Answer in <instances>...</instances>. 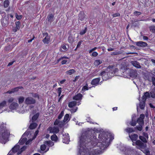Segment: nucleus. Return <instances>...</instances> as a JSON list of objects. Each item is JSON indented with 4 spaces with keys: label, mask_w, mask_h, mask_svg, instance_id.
I'll return each mask as SVG.
<instances>
[{
    "label": "nucleus",
    "mask_w": 155,
    "mask_h": 155,
    "mask_svg": "<svg viewBox=\"0 0 155 155\" xmlns=\"http://www.w3.org/2000/svg\"><path fill=\"white\" fill-rule=\"evenodd\" d=\"M102 63V60H96L95 61L94 63V65L95 66H97Z\"/></svg>",
    "instance_id": "obj_27"
},
{
    "label": "nucleus",
    "mask_w": 155,
    "mask_h": 155,
    "mask_svg": "<svg viewBox=\"0 0 155 155\" xmlns=\"http://www.w3.org/2000/svg\"><path fill=\"white\" fill-rule=\"evenodd\" d=\"M136 44L137 46L139 47H146L147 46L146 43L142 41L137 42Z\"/></svg>",
    "instance_id": "obj_17"
},
{
    "label": "nucleus",
    "mask_w": 155,
    "mask_h": 155,
    "mask_svg": "<svg viewBox=\"0 0 155 155\" xmlns=\"http://www.w3.org/2000/svg\"><path fill=\"white\" fill-rule=\"evenodd\" d=\"M74 41V38L72 36L70 35L68 37V42L71 44L73 43Z\"/></svg>",
    "instance_id": "obj_35"
},
{
    "label": "nucleus",
    "mask_w": 155,
    "mask_h": 155,
    "mask_svg": "<svg viewBox=\"0 0 155 155\" xmlns=\"http://www.w3.org/2000/svg\"><path fill=\"white\" fill-rule=\"evenodd\" d=\"M139 138L144 143L147 142V139L146 138L143 136H139Z\"/></svg>",
    "instance_id": "obj_37"
},
{
    "label": "nucleus",
    "mask_w": 155,
    "mask_h": 155,
    "mask_svg": "<svg viewBox=\"0 0 155 155\" xmlns=\"http://www.w3.org/2000/svg\"><path fill=\"white\" fill-rule=\"evenodd\" d=\"M29 133L28 131H26L23 135L22 138L21 139L18 143L19 145H22L27 140V138L25 137H28Z\"/></svg>",
    "instance_id": "obj_7"
},
{
    "label": "nucleus",
    "mask_w": 155,
    "mask_h": 155,
    "mask_svg": "<svg viewBox=\"0 0 155 155\" xmlns=\"http://www.w3.org/2000/svg\"><path fill=\"white\" fill-rule=\"evenodd\" d=\"M7 105V101L4 100L0 102V113L3 111V108Z\"/></svg>",
    "instance_id": "obj_16"
},
{
    "label": "nucleus",
    "mask_w": 155,
    "mask_h": 155,
    "mask_svg": "<svg viewBox=\"0 0 155 155\" xmlns=\"http://www.w3.org/2000/svg\"><path fill=\"white\" fill-rule=\"evenodd\" d=\"M77 102L75 101H73L69 103L68 107H72L76 105L77 104Z\"/></svg>",
    "instance_id": "obj_26"
},
{
    "label": "nucleus",
    "mask_w": 155,
    "mask_h": 155,
    "mask_svg": "<svg viewBox=\"0 0 155 155\" xmlns=\"http://www.w3.org/2000/svg\"><path fill=\"white\" fill-rule=\"evenodd\" d=\"M98 54L96 51L93 52L92 54V56L94 57H96L98 55Z\"/></svg>",
    "instance_id": "obj_52"
},
{
    "label": "nucleus",
    "mask_w": 155,
    "mask_h": 155,
    "mask_svg": "<svg viewBox=\"0 0 155 155\" xmlns=\"http://www.w3.org/2000/svg\"><path fill=\"white\" fill-rule=\"evenodd\" d=\"M145 116L143 114H141L140 117L138 119L137 122L139 124L143 125L144 124L143 119Z\"/></svg>",
    "instance_id": "obj_15"
},
{
    "label": "nucleus",
    "mask_w": 155,
    "mask_h": 155,
    "mask_svg": "<svg viewBox=\"0 0 155 155\" xmlns=\"http://www.w3.org/2000/svg\"><path fill=\"white\" fill-rule=\"evenodd\" d=\"M70 119L69 114H66L64 116L63 122L60 121L59 120L56 119L54 124L55 125H58L59 127H62L64 125L65 123H67L69 121Z\"/></svg>",
    "instance_id": "obj_6"
},
{
    "label": "nucleus",
    "mask_w": 155,
    "mask_h": 155,
    "mask_svg": "<svg viewBox=\"0 0 155 155\" xmlns=\"http://www.w3.org/2000/svg\"><path fill=\"white\" fill-rule=\"evenodd\" d=\"M82 41H79L78 42V45H77V48H79L80 47V46H81V45L82 43Z\"/></svg>",
    "instance_id": "obj_57"
},
{
    "label": "nucleus",
    "mask_w": 155,
    "mask_h": 155,
    "mask_svg": "<svg viewBox=\"0 0 155 155\" xmlns=\"http://www.w3.org/2000/svg\"><path fill=\"white\" fill-rule=\"evenodd\" d=\"M113 16L114 17H119L120 16V14L119 13H116L113 14Z\"/></svg>",
    "instance_id": "obj_53"
},
{
    "label": "nucleus",
    "mask_w": 155,
    "mask_h": 155,
    "mask_svg": "<svg viewBox=\"0 0 155 155\" xmlns=\"http://www.w3.org/2000/svg\"><path fill=\"white\" fill-rule=\"evenodd\" d=\"M150 29L152 32L155 33V26H152L150 27Z\"/></svg>",
    "instance_id": "obj_41"
},
{
    "label": "nucleus",
    "mask_w": 155,
    "mask_h": 155,
    "mask_svg": "<svg viewBox=\"0 0 155 155\" xmlns=\"http://www.w3.org/2000/svg\"><path fill=\"white\" fill-rule=\"evenodd\" d=\"M39 115V113H37L34 115L32 118V122H34L38 118Z\"/></svg>",
    "instance_id": "obj_28"
},
{
    "label": "nucleus",
    "mask_w": 155,
    "mask_h": 155,
    "mask_svg": "<svg viewBox=\"0 0 155 155\" xmlns=\"http://www.w3.org/2000/svg\"><path fill=\"white\" fill-rule=\"evenodd\" d=\"M9 132L5 127V124L0 122V142L5 143L7 140Z\"/></svg>",
    "instance_id": "obj_3"
},
{
    "label": "nucleus",
    "mask_w": 155,
    "mask_h": 155,
    "mask_svg": "<svg viewBox=\"0 0 155 155\" xmlns=\"http://www.w3.org/2000/svg\"><path fill=\"white\" fill-rule=\"evenodd\" d=\"M97 49L96 47H95L89 51V53H91L93 51Z\"/></svg>",
    "instance_id": "obj_55"
},
{
    "label": "nucleus",
    "mask_w": 155,
    "mask_h": 155,
    "mask_svg": "<svg viewBox=\"0 0 155 155\" xmlns=\"http://www.w3.org/2000/svg\"><path fill=\"white\" fill-rule=\"evenodd\" d=\"M125 130L129 133L135 131L132 128H127L125 129Z\"/></svg>",
    "instance_id": "obj_33"
},
{
    "label": "nucleus",
    "mask_w": 155,
    "mask_h": 155,
    "mask_svg": "<svg viewBox=\"0 0 155 155\" xmlns=\"http://www.w3.org/2000/svg\"><path fill=\"white\" fill-rule=\"evenodd\" d=\"M62 141L63 143H68L69 141V137L68 134L65 133V134H63Z\"/></svg>",
    "instance_id": "obj_12"
},
{
    "label": "nucleus",
    "mask_w": 155,
    "mask_h": 155,
    "mask_svg": "<svg viewBox=\"0 0 155 155\" xmlns=\"http://www.w3.org/2000/svg\"><path fill=\"white\" fill-rule=\"evenodd\" d=\"M36 102L35 99L31 97H27L25 100V103L26 104H33Z\"/></svg>",
    "instance_id": "obj_9"
},
{
    "label": "nucleus",
    "mask_w": 155,
    "mask_h": 155,
    "mask_svg": "<svg viewBox=\"0 0 155 155\" xmlns=\"http://www.w3.org/2000/svg\"><path fill=\"white\" fill-rule=\"evenodd\" d=\"M143 134L144 137H145L147 139H148V135L147 133H145V132H143Z\"/></svg>",
    "instance_id": "obj_51"
},
{
    "label": "nucleus",
    "mask_w": 155,
    "mask_h": 155,
    "mask_svg": "<svg viewBox=\"0 0 155 155\" xmlns=\"http://www.w3.org/2000/svg\"><path fill=\"white\" fill-rule=\"evenodd\" d=\"M150 95L151 97L153 98L155 97V94H153V93H150Z\"/></svg>",
    "instance_id": "obj_59"
},
{
    "label": "nucleus",
    "mask_w": 155,
    "mask_h": 155,
    "mask_svg": "<svg viewBox=\"0 0 155 155\" xmlns=\"http://www.w3.org/2000/svg\"><path fill=\"white\" fill-rule=\"evenodd\" d=\"M10 2L9 0H5L3 2V4L5 8L8 7L9 4Z\"/></svg>",
    "instance_id": "obj_29"
},
{
    "label": "nucleus",
    "mask_w": 155,
    "mask_h": 155,
    "mask_svg": "<svg viewBox=\"0 0 155 155\" xmlns=\"http://www.w3.org/2000/svg\"><path fill=\"white\" fill-rule=\"evenodd\" d=\"M23 87H15L14 89H12L10 91H8L6 93H8L9 94H11L12 93H14L15 92L18 91L19 89L22 88Z\"/></svg>",
    "instance_id": "obj_18"
},
{
    "label": "nucleus",
    "mask_w": 155,
    "mask_h": 155,
    "mask_svg": "<svg viewBox=\"0 0 155 155\" xmlns=\"http://www.w3.org/2000/svg\"><path fill=\"white\" fill-rule=\"evenodd\" d=\"M32 96L35 98H37L38 99H39V96L36 94H33Z\"/></svg>",
    "instance_id": "obj_56"
},
{
    "label": "nucleus",
    "mask_w": 155,
    "mask_h": 155,
    "mask_svg": "<svg viewBox=\"0 0 155 155\" xmlns=\"http://www.w3.org/2000/svg\"><path fill=\"white\" fill-rule=\"evenodd\" d=\"M75 72V71L73 69H71L67 71L66 72V73L68 75H71Z\"/></svg>",
    "instance_id": "obj_25"
},
{
    "label": "nucleus",
    "mask_w": 155,
    "mask_h": 155,
    "mask_svg": "<svg viewBox=\"0 0 155 155\" xmlns=\"http://www.w3.org/2000/svg\"><path fill=\"white\" fill-rule=\"evenodd\" d=\"M38 132L39 131L38 130H37L36 131L34 136H33V135H31V134H30V133L28 132L29 135L28 137L30 139L26 142V144L28 145L33 140L35 139L38 134Z\"/></svg>",
    "instance_id": "obj_8"
},
{
    "label": "nucleus",
    "mask_w": 155,
    "mask_h": 155,
    "mask_svg": "<svg viewBox=\"0 0 155 155\" xmlns=\"http://www.w3.org/2000/svg\"><path fill=\"white\" fill-rule=\"evenodd\" d=\"M64 114V112L63 111H62L58 117V120L61 119L62 117Z\"/></svg>",
    "instance_id": "obj_45"
},
{
    "label": "nucleus",
    "mask_w": 155,
    "mask_h": 155,
    "mask_svg": "<svg viewBox=\"0 0 155 155\" xmlns=\"http://www.w3.org/2000/svg\"><path fill=\"white\" fill-rule=\"evenodd\" d=\"M118 70L112 66L108 67L105 71H102L100 75L102 77L103 80H106L113 76L115 73L117 72Z\"/></svg>",
    "instance_id": "obj_2"
},
{
    "label": "nucleus",
    "mask_w": 155,
    "mask_h": 155,
    "mask_svg": "<svg viewBox=\"0 0 155 155\" xmlns=\"http://www.w3.org/2000/svg\"><path fill=\"white\" fill-rule=\"evenodd\" d=\"M47 145L46 144H42L41 146V152H40L41 153H42L44 152L43 151L45 150V149L46 148V146Z\"/></svg>",
    "instance_id": "obj_38"
},
{
    "label": "nucleus",
    "mask_w": 155,
    "mask_h": 155,
    "mask_svg": "<svg viewBox=\"0 0 155 155\" xmlns=\"http://www.w3.org/2000/svg\"><path fill=\"white\" fill-rule=\"evenodd\" d=\"M131 63L132 65L137 68H141V66L140 64L137 61H132Z\"/></svg>",
    "instance_id": "obj_20"
},
{
    "label": "nucleus",
    "mask_w": 155,
    "mask_h": 155,
    "mask_svg": "<svg viewBox=\"0 0 155 155\" xmlns=\"http://www.w3.org/2000/svg\"><path fill=\"white\" fill-rule=\"evenodd\" d=\"M43 34L45 36V37L43 40V42L45 44H48L50 41V36L48 35L47 33H45Z\"/></svg>",
    "instance_id": "obj_13"
},
{
    "label": "nucleus",
    "mask_w": 155,
    "mask_h": 155,
    "mask_svg": "<svg viewBox=\"0 0 155 155\" xmlns=\"http://www.w3.org/2000/svg\"><path fill=\"white\" fill-rule=\"evenodd\" d=\"M15 25L16 27L19 28L20 26V22L19 21H17L15 22Z\"/></svg>",
    "instance_id": "obj_46"
},
{
    "label": "nucleus",
    "mask_w": 155,
    "mask_h": 155,
    "mask_svg": "<svg viewBox=\"0 0 155 155\" xmlns=\"http://www.w3.org/2000/svg\"><path fill=\"white\" fill-rule=\"evenodd\" d=\"M127 64L125 62H123L121 65L120 66V71L124 73L126 72L127 73V71L129 70V69L127 68Z\"/></svg>",
    "instance_id": "obj_10"
},
{
    "label": "nucleus",
    "mask_w": 155,
    "mask_h": 155,
    "mask_svg": "<svg viewBox=\"0 0 155 155\" xmlns=\"http://www.w3.org/2000/svg\"><path fill=\"white\" fill-rule=\"evenodd\" d=\"M51 139L53 141H57L58 140V138L56 135L54 134L51 136Z\"/></svg>",
    "instance_id": "obj_34"
},
{
    "label": "nucleus",
    "mask_w": 155,
    "mask_h": 155,
    "mask_svg": "<svg viewBox=\"0 0 155 155\" xmlns=\"http://www.w3.org/2000/svg\"><path fill=\"white\" fill-rule=\"evenodd\" d=\"M150 96V95L149 93L148 92H146L144 95L142 97V101H141L140 99H139V101H140V104L138 105H137V110H138L139 108H140L141 109H143L145 107V103L146 100V99L147 97H148Z\"/></svg>",
    "instance_id": "obj_5"
},
{
    "label": "nucleus",
    "mask_w": 155,
    "mask_h": 155,
    "mask_svg": "<svg viewBox=\"0 0 155 155\" xmlns=\"http://www.w3.org/2000/svg\"><path fill=\"white\" fill-rule=\"evenodd\" d=\"M78 109L77 107H76L74 108L71 109L70 110L71 113L75 112H76Z\"/></svg>",
    "instance_id": "obj_54"
},
{
    "label": "nucleus",
    "mask_w": 155,
    "mask_h": 155,
    "mask_svg": "<svg viewBox=\"0 0 155 155\" xmlns=\"http://www.w3.org/2000/svg\"><path fill=\"white\" fill-rule=\"evenodd\" d=\"M37 126V124L35 123H33L31 124L29 128L31 129H35Z\"/></svg>",
    "instance_id": "obj_30"
},
{
    "label": "nucleus",
    "mask_w": 155,
    "mask_h": 155,
    "mask_svg": "<svg viewBox=\"0 0 155 155\" xmlns=\"http://www.w3.org/2000/svg\"><path fill=\"white\" fill-rule=\"evenodd\" d=\"M86 120H87V121L88 122H89L91 124V123L93 124H97V123H94L92 121V120L91 119V118H90V117H87L86 119Z\"/></svg>",
    "instance_id": "obj_42"
},
{
    "label": "nucleus",
    "mask_w": 155,
    "mask_h": 155,
    "mask_svg": "<svg viewBox=\"0 0 155 155\" xmlns=\"http://www.w3.org/2000/svg\"><path fill=\"white\" fill-rule=\"evenodd\" d=\"M18 100L19 104H21L24 102V98L23 97L21 96L18 98Z\"/></svg>",
    "instance_id": "obj_36"
},
{
    "label": "nucleus",
    "mask_w": 155,
    "mask_h": 155,
    "mask_svg": "<svg viewBox=\"0 0 155 155\" xmlns=\"http://www.w3.org/2000/svg\"><path fill=\"white\" fill-rule=\"evenodd\" d=\"M119 54L120 53L119 52H114L112 53V54L114 55H116Z\"/></svg>",
    "instance_id": "obj_63"
},
{
    "label": "nucleus",
    "mask_w": 155,
    "mask_h": 155,
    "mask_svg": "<svg viewBox=\"0 0 155 155\" xmlns=\"http://www.w3.org/2000/svg\"><path fill=\"white\" fill-rule=\"evenodd\" d=\"M48 21L50 22L53 21L54 20V15L51 14L48 16Z\"/></svg>",
    "instance_id": "obj_31"
},
{
    "label": "nucleus",
    "mask_w": 155,
    "mask_h": 155,
    "mask_svg": "<svg viewBox=\"0 0 155 155\" xmlns=\"http://www.w3.org/2000/svg\"><path fill=\"white\" fill-rule=\"evenodd\" d=\"M87 132L83 133L80 137L78 155H97L103 153L110 142L114 139L113 134L108 132L101 133L98 139L94 132L90 138Z\"/></svg>",
    "instance_id": "obj_1"
},
{
    "label": "nucleus",
    "mask_w": 155,
    "mask_h": 155,
    "mask_svg": "<svg viewBox=\"0 0 155 155\" xmlns=\"http://www.w3.org/2000/svg\"><path fill=\"white\" fill-rule=\"evenodd\" d=\"M79 76H76L75 78V79L73 80V81H76L79 78Z\"/></svg>",
    "instance_id": "obj_61"
},
{
    "label": "nucleus",
    "mask_w": 155,
    "mask_h": 155,
    "mask_svg": "<svg viewBox=\"0 0 155 155\" xmlns=\"http://www.w3.org/2000/svg\"><path fill=\"white\" fill-rule=\"evenodd\" d=\"M145 153L146 155H150V153L149 150H146Z\"/></svg>",
    "instance_id": "obj_62"
},
{
    "label": "nucleus",
    "mask_w": 155,
    "mask_h": 155,
    "mask_svg": "<svg viewBox=\"0 0 155 155\" xmlns=\"http://www.w3.org/2000/svg\"><path fill=\"white\" fill-rule=\"evenodd\" d=\"M100 80L99 78L93 79L91 81V84L92 85H97L98 84Z\"/></svg>",
    "instance_id": "obj_21"
},
{
    "label": "nucleus",
    "mask_w": 155,
    "mask_h": 155,
    "mask_svg": "<svg viewBox=\"0 0 155 155\" xmlns=\"http://www.w3.org/2000/svg\"><path fill=\"white\" fill-rule=\"evenodd\" d=\"M143 38L144 40H147L148 39V38L146 36H143Z\"/></svg>",
    "instance_id": "obj_60"
},
{
    "label": "nucleus",
    "mask_w": 155,
    "mask_h": 155,
    "mask_svg": "<svg viewBox=\"0 0 155 155\" xmlns=\"http://www.w3.org/2000/svg\"><path fill=\"white\" fill-rule=\"evenodd\" d=\"M23 87H15L14 89H12L10 91H8L6 93H8L9 94H11L12 93H14L15 92L18 91L19 89L22 88Z\"/></svg>",
    "instance_id": "obj_19"
},
{
    "label": "nucleus",
    "mask_w": 155,
    "mask_h": 155,
    "mask_svg": "<svg viewBox=\"0 0 155 155\" xmlns=\"http://www.w3.org/2000/svg\"><path fill=\"white\" fill-rule=\"evenodd\" d=\"M133 117H132V122L130 123V124L131 126H134L136 125V121H133Z\"/></svg>",
    "instance_id": "obj_47"
},
{
    "label": "nucleus",
    "mask_w": 155,
    "mask_h": 155,
    "mask_svg": "<svg viewBox=\"0 0 155 155\" xmlns=\"http://www.w3.org/2000/svg\"><path fill=\"white\" fill-rule=\"evenodd\" d=\"M15 100V99L12 97H10L8 99V102L9 103H11L9 106L10 109L12 110H15L19 113H21L22 111L21 108H22V107L20 108L18 103L14 102Z\"/></svg>",
    "instance_id": "obj_4"
},
{
    "label": "nucleus",
    "mask_w": 155,
    "mask_h": 155,
    "mask_svg": "<svg viewBox=\"0 0 155 155\" xmlns=\"http://www.w3.org/2000/svg\"><path fill=\"white\" fill-rule=\"evenodd\" d=\"M45 144L48 146H52L54 145L53 143L51 141H46L45 142Z\"/></svg>",
    "instance_id": "obj_32"
},
{
    "label": "nucleus",
    "mask_w": 155,
    "mask_h": 155,
    "mask_svg": "<svg viewBox=\"0 0 155 155\" xmlns=\"http://www.w3.org/2000/svg\"><path fill=\"white\" fill-rule=\"evenodd\" d=\"M129 76L132 78H135L137 76V73L135 70H130L129 72Z\"/></svg>",
    "instance_id": "obj_14"
},
{
    "label": "nucleus",
    "mask_w": 155,
    "mask_h": 155,
    "mask_svg": "<svg viewBox=\"0 0 155 155\" xmlns=\"http://www.w3.org/2000/svg\"><path fill=\"white\" fill-rule=\"evenodd\" d=\"M67 61L66 60H63L61 61V64H65L67 62Z\"/></svg>",
    "instance_id": "obj_58"
},
{
    "label": "nucleus",
    "mask_w": 155,
    "mask_h": 155,
    "mask_svg": "<svg viewBox=\"0 0 155 155\" xmlns=\"http://www.w3.org/2000/svg\"><path fill=\"white\" fill-rule=\"evenodd\" d=\"M139 126H137L135 127V129H137L139 131H141L142 130V126L143 125L139 124Z\"/></svg>",
    "instance_id": "obj_39"
},
{
    "label": "nucleus",
    "mask_w": 155,
    "mask_h": 155,
    "mask_svg": "<svg viewBox=\"0 0 155 155\" xmlns=\"http://www.w3.org/2000/svg\"><path fill=\"white\" fill-rule=\"evenodd\" d=\"M134 15L136 16L139 15L141 14V13L140 12L135 11L134 13Z\"/></svg>",
    "instance_id": "obj_50"
},
{
    "label": "nucleus",
    "mask_w": 155,
    "mask_h": 155,
    "mask_svg": "<svg viewBox=\"0 0 155 155\" xmlns=\"http://www.w3.org/2000/svg\"><path fill=\"white\" fill-rule=\"evenodd\" d=\"M82 95L80 93H79L74 96L73 99L74 100H81L82 99Z\"/></svg>",
    "instance_id": "obj_22"
},
{
    "label": "nucleus",
    "mask_w": 155,
    "mask_h": 155,
    "mask_svg": "<svg viewBox=\"0 0 155 155\" xmlns=\"http://www.w3.org/2000/svg\"><path fill=\"white\" fill-rule=\"evenodd\" d=\"M62 88L61 87H59L58 89V96L59 97L61 94V92Z\"/></svg>",
    "instance_id": "obj_48"
},
{
    "label": "nucleus",
    "mask_w": 155,
    "mask_h": 155,
    "mask_svg": "<svg viewBox=\"0 0 155 155\" xmlns=\"http://www.w3.org/2000/svg\"><path fill=\"white\" fill-rule=\"evenodd\" d=\"M136 144L139 147H141L143 145V143L140 140H139L136 142Z\"/></svg>",
    "instance_id": "obj_43"
},
{
    "label": "nucleus",
    "mask_w": 155,
    "mask_h": 155,
    "mask_svg": "<svg viewBox=\"0 0 155 155\" xmlns=\"http://www.w3.org/2000/svg\"><path fill=\"white\" fill-rule=\"evenodd\" d=\"M129 137L132 141H136L137 139L138 136L137 134H134L133 135H129Z\"/></svg>",
    "instance_id": "obj_23"
},
{
    "label": "nucleus",
    "mask_w": 155,
    "mask_h": 155,
    "mask_svg": "<svg viewBox=\"0 0 155 155\" xmlns=\"http://www.w3.org/2000/svg\"><path fill=\"white\" fill-rule=\"evenodd\" d=\"M87 30V28H85V29L81 31L80 32V34L81 35H83L84 34L86 31Z\"/></svg>",
    "instance_id": "obj_49"
},
{
    "label": "nucleus",
    "mask_w": 155,
    "mask_h": 155,
    "mask_svg": "<svg viewBox=\"0 0 155 155\" xmlns=\"http://www.w3.org/2000/svg\"><path fill=\"white\" fill-rule=\"evenodd\" d=\"M152 82L153 83V84L154 85H155V78H152Z\"/></svg>",
    "instance_id": "obj_64"
},
{
    "label": "nucleus",
    "mask_w": 155,
    "mask_h": 155,
    "mask_svg": "<svg viewBox=\"0 0 155 155\" xmlns=\"http://www.w3.org/2000/svg\"><path fill=\"white\" fill-rule=\"evenodd\" d=\"M88 84L86 83L85 85L82 87L81 91H86L88 89Z\"/></svg>",
    "instance_id": "obj_40"
},
{
    "label": "nucleus",
    "mask_w": 155,
    "mask_h": 155,
    "mask_svg": "<svg viewBox=\"0 0 155 155\" xmlns=\"http://www.w3.org/2000/svg\"><path fill=\"white\" fill-rule=\"evenodd\" d=\"M15 16L16 18L18 20L21 19L22 17V15H18L17 13L15 14Z\"/></svg>",
    "instance_id": "obj_44"
},
{
    "label": "nucleus",
    "mask_w": 155,
    "mask_h": 155,
    "mask_svg": "<svg viewBox=\"0 0 155 155\" xmlns=\"http://www.w3.org/2000/svg\"><path fill=\"white\" fill-rule=\"evenodd\" d=\"M48 130L49 131L50 133H57L59 130V128L57 127H49Z\"/></svg>",
    "instance_id": "obj_11"
},
{
    "label": "nucleus",
    "mask_w": 155,
    "mask_h": 155,
    "mask_svg": "<svg viewBox=\"0 0 155 155\" xmlns=\"http://www.w3.org/2000/svg\"><path fill=\"white\" fill-rule=\"evenodd\" d=\"M79 19L81 21L83 20L85 18V15L83 12L80 13L79 15Z\"/></svg>",
    "instance_id": "obj_24"
}]
</instances>
